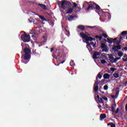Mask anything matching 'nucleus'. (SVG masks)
I'll list each match as a JSON object with an SVG mask.
<instances>
[{
  "mask_svg": "<svg viewBox=\"0 0 127 127\" xmlns=\"http://www.w3.org/2000/svg\"><path fill=\"white\" fill-rule=\"evenodd\" d=\"M29 3H31V4H34V3H35V4H37L36 2H33L32 1H30Z\"/></svg>",
  "mask_w": 127,
  "mask_h": 127,
  "instance_id": "41",
  "label": "nucleus"
},
{
  "mask_svg": "<svg viewBox=\"0 0 127 127\" xmlns=\"http://www.w3.org/2000/svg\"><path fill=\"white\" fill-rule=\"evenodd\" d=\"M119 111H120V109L117 108L116 111L114 110V112L113 113H115V114L117 115V114L119 113Z\"/></svg>",
  "mask_w": 127,
  "mask_h": 127,
  "instance_id": "32",
  "label": "nucleus"
},
{
  "mask_svg": "<svg viewBox=\"0 0 127 127\" xmlns=\"http://www.w3.org/2000/svg\"><path fill=\"white\" fill-rule=\"evenodd\" d=\"M23 52H24L25 55L24 56V60H28L30 59V52L31 51L29 50L28 48H25L23 50Z\"/></svg>",
  "mask_w": 127,
  "mask_h": 127,
  "instance_id": "4",
  "label": "nucleus"
},
{
  "mask_svg": "<svg viewBox=\"0 0 127 127\" xmlns=\"http://www.w3.org/2000/svg\"><path fill=\"white\" fill-rule=\"evenodd\" d=\"M30 19H31V18H30V19H29V21L31 23V22H33L34 23V21H32V20H30Z\"/></svg>",
  "mask_w": 127,
  "mask_h": 127,
  "instance_id": "46",
  "label": "nucleus"
},
{
  "mask_svg": "<svg viewBox=\"0 0 127 127\" xmlns=\"http://www.w3.org/2000/svg\"><path fill=\"white\" fill-rule=\"evenodd\" d=\"M94 9H96V10H101L102 12L103 13V14H105V13H106V14H108V15H111L109 12H104L103 11L102 9H101V7L96 3L94 2H92L91 4L89 5V6L87 8L86 11H89V10H94Z\"/></svg>",
  "mask_w": 127,
  "mask_h": 127,
  "instance_id": "2",
  "label": "nucleus"
},
{
  "mask_svg": "<svg viewBox=\"0 0 127 127\" xmlns=\"http://www.w3.org/2000/svg\"><path fill=\"white\" fill-rule=\"evenodd\" d=\"M72 3L73 4H74L73 8L75 7V9L74 10L75 12H78V11H81V8L79 7L78 6H77V3L75 2H73Z\"/></svg>",
  "mask_w": 127,
  "mask_h": 127,
  "instance_id": "12",
  "label": "nucleus"
},
{
  "mask_svg": "<svg viewBox=\"0 0 127 127\" xmlns=\"http://www.w3.org/2000/svg\"><path fill=\"white\" fill-rule=\"evenodd\" d=\"M124 50H125L126 51H127V47H125Z\"/></svg>",
  "mask_w": 127,
  "mask_h": 127,
  "instance_id": "54",
  "label": "nucleus"
},
{
  "mask_svg": "<svg viewBox=\"0 0 127 127\" xmlns=\"http://www.w3.org/2000/svg\"><path fill=\"white\" fill-rule=\"evenodd\" d=\"M109 57L108 58L109 59V61L111 62V63H116L115 62V59L114 57V56L112 54L108 55Z\"/></svg>",
  "mask_w": 127,
  "mask_h": 127,
  "instance_id": "10",
  "label": "nucleus"
},
{
  "mask_svg": "<svg viewBox=\"0 0 127 127\" xmlns=\"http://www.w3.org/2000/svg\"><path fill=\"white\" fill-rule=\"evenodd\" d=\"M103 49H104L102 50V52H108V49H107V48Z\"/></svg>",
  "mask_w": 127,
  "mask_h": 127,
  "instance_id": "35",
  "label": "nucleus"
},
{
  "mask_svg": "<svg viewBox=\"0 0 127 127\" xmlns=\"http://www.w3.org/2000/svg\"><path fill=\"white\" fill-rule=\"evenodd\" d=\"M80 35L81 37L83 38V39H84V40H85L86 43H87V45L86 46L87 48L88 47H90V43H89V41H93V40L95 41L96 40V39L93 38V37H91V35L89 34H86L82 32L80 33Z\"/></svg>",
  "mask_w": 127,
  "mask_h": 127,
  "instance_id": "3",
  "label": "nucleus"
},
{
  "mask_svg": "<svg viewBox=\"0 0 127 127\" xmlns=\"http://www.w3.org/2000/svg\"><path fill=\"white\" fill-rule=\"evenodd\" d=\"M74 18H75V16L73 15H69L68 17V21H72V20H74Z\"/></svg>",
  "mask_w": 127,
  "mask_h": 127,
  "instance_id": "20",
  "label": "nucleus"
},
{
  "mask_svg": "<svg viewBox=\"0 0 127 127\" xmlns=\"http://www.w3.org/2000/svg\"><path fill=\"white\" fill-rule=\"evenodd\" d=\"M95 38L96 39H99V40L101 41L103 38V36L102 35L100 36L99 35H95Z\"/></svg>",
  "mask_w": 127,
  "mask_h": 127,
  "instance_id": "22",
  "label": "nucleus"
},
{
  "mask_svg": "<svg viewBox=\"0 0 127 127\" xmlns=\"http://www.w3.org/2000/svg\"><path fill=\"white\" fill-rule=\"evenodd\" d=\"M120 93V91L118 90L116 92V97H118V96H119V93Z\"/></svg>",
  "mask_w": 127,
  "mask_h": 127,
  "instance_id": "42",
  "label": "nucleus"
},
{
  "mask_svg": "<svg viewBox=\"0 0 127 127\" xmlns=\"http://www.w3.org/2000/svg\"><path fill=\"white\" fill-rule=\"evenodd\" d=\"M122 42L121 40H119V41H117V40L115 41V42L113 43H114V44H116V45H119V44H120V43H121V42Z\"/></svg>",
  "mask_w": 127,
  "mask_h": 127,
  "instance_id": "25",
  "label": "nucleus"
},
{
  "mask_svg": "<svg viewBox=\"0 0 127 127\" xmlns=\"http://www.w3.org/2000/svg\"><path fill=\"white\" fill-rule=\"evenodd\" d=\"M97 76L99 79H102V76L101 75L100 73H98Z\"/></svg>",
  "mask_w": 127,
  "mask_h": 127,
  "instance_id": "39",
  "label": "nucleus"
},
{
  "mask_svg": "<svg viewBox=\"0 0 127 127\" xmlns=\"http://www.w3.org/2000/svg\"><path fill=\"white\" fill-rule=\"evenodd\" d=\"M117 107V104L115 103L114 104L112 105L111 106V109H112V112L114 113L115 112V108Z\"/></svg>",
  "mask_w": 127,
  "mask_h": 127,
  "instance_id": "21",
  "label": "nucleus"
},
{
  "mask_svg": "<svg viewBox=\"0 0 127 127\" xmlns=\"http://www.w3.org/2000/svg\"><path fill=\"white\" fill-rule=\"evenodd\" d=\"M63 42H64V41H63L61 42V43L63 44Z\"/></svg>",
  "mask_w": 127,
  "mask_h": 127,
  "instance_id": "61",
  "label": "nucleus"
},
{
  "mask_svg": "<svg viewBox=\"0 0 127 127\" xmlns=\"http://www.w3.org/2000/svg\"><path fill=\"white\" fill-rule=\"evenodd\" d=\"M78 29H80L82 31H84L85 30V26H84L82 25H79L77 26Z\"/></svg>",
  "mask_w": 127,
  "mask_h": 127,
  "instance_id": "19",
  "label": "nucleus"
},
{
  "mask_svg": "<svg viewBox=\"0 0 127 127\" xmlns=\"http://www.w3.org/2000/svg\"><path fill=\"white\" fill-rule=\"evenodd\" d=\"M101 62L102 64H106V63H107V62L105 60H101Z\"/></svg>",
  "mask_w": 127,
  "mask_h": 127,
  "instance_id": "33",
  "label": "nucleus"
},
{
  "mask_svg": "<svg viewBox=\"0 0 127 127\" xmlns=\"http://www.w3.org/2000/svg\"><path fill=\"white\" fill-rule=\"evenodd\" d=\"M101 89H102V86H100L99 88V90L100 91V92H102V91L101 90Z\"/></svg>",
  "mask_w": 127,
  "mask_h": 127,
  "instance_id": "49",
  "label": "nucleus"
},
{
  "mask_svg": "<svg viewBox=\"0 0 127 127\" xmlns=\"http://www.w3.org/2000/svg\"><path fill=\"white\" fill-rule=\"evenodd\" d=\"M121 49H122V46L120 45L118 46H114L112 48V50H113L114 52H118V51H119V50H121Z\"/></svg>",
  "mask_w": 127,
  "mask_h": 127,
  "instance_id": "8",
  "label": "nucleus"
},
{
  "mask_svg": "<svg viewBox=\"0 0 127 127\" xmlns=\"http://www.w3.org/2000/svg\"><path fill=\"white\" fill-rule=\"evenodd\" d=\"M70 66H74V65H75V64L74 63V62H70Z\"/></svg>",
  "mask_w": 127,
  "mask_h": 127,
  "instance_id": "40",
  "label": "nucleus"
},
{
  "mask_svg": "<svg viewBox=\"0 0 127 127\" xmlns=\"http://www.w3.org/2000/svg\"><path fill=\"white\" fill-rule=\"evenodd\" d=\"M101 53H102L101 52H98L97 51L94 52L92 56L93 59H94V60L98 59V58L97 56H101Z\"/></svg>",
  "mask_w": 127,
  "mask_h": 127,
  "instance_id": "7",
  "label": "nucleus"
},
{
  "mask_svg": "<svg viewBox=\"0 0 127 127\" xmlns=\"http://www.w3.org/2000/svg\"><path fill=\"white\" fill-rule=\"evenodd\" d=\"M101 36H103L104 38H108V35L106 34H105V33L102 34V35Z\"/></svg>",
  "mask_w": 127,
  "mask_h": 127,
  "instance_id": "31",
  "label": "nucleus"
},
{
  "mask_svg": "<svg viewBox=\"0 0 127 127\" xmlns=\"http://www.w3.org/2000/svg\"><path fill=\"white\" fill-rule=\"evenodd\" d=\"M125 110H126V111H127V104L126 105Z\"/></svg>",
  "mask_w": 127,
  "mask_h": 127,
  "instance_id": "51",
  "label": "nucleus"
},
{
  "mask_svg": "<svg viewBox=\"0 0 127 127\" xmlns=\"http://www.w3.org/2000/svg\"><path fill=\"white\" fill-rule=\"evenodd\" d=\"M105 81H106V79L104 78L103 79H102L100 82V83H104V82H105Z\"/></svg>",
  "mask_w": 127,
  "mask_h": 127,
  "instance_id": "45",
  "label": "nucleus"
},
{
  "mask_svg": "<svg viewBox=\"0 0 127 127\" xmlns=\"http://www.w3.org/2000/svg\"><path fill=\"white\" fill-rule=\"evenodd\" d=\"M104 41H105V42H107V40L106 39H104Z\"/></svg>",
  "mask_w": 127,
  "mask_h": 127,
  "instance_id": "56",
  "label": "nucleus"
},
{
  "mask_svg": "<svg viewBox=\"0 0 127 127\" xmlns=\"http://www.w3.org/2000/svg\"><path fill=\"white\" fill-rule=\"evenodd\" d=\"M111 98H112V99H115V95H112Z\"/></svg>",
  "mask_w": 127,
  "mask_h": 127,
  "instance_id": "52",
  "label": "nucleus"
},
{
  "mask_svg": "<svg viewBox=\"0 0 127 127\" xmlns=\"http://www.w3.org/2000/svg\"><path fill=\"white\" fill-rule=\"evenodd\" d=\"M90 44V46H91V45H94V42H91L90 43H89Z\"/></svg>",
  "mask_w": 127,
  "mask_h": 127,
  "instance_id": "47",
  "label": "nucleus"
},
{
  "mask_svg": "<svg viewBox=\"0 0 127 127\" xmlns=\"http://www.w3.org/2000/svg\"><path fill=\"white\" fill-rule=\"evenodd\" d=\"M126 39H127V37H126Z\"/></svg>",
  "mask_w": 127,
  "mask_h": 127,
  "instance_id": "62",
  "label": "nucleus"
},
{
  "mask_svg": "<svg viewBox=\"0 0 127 127\" xmlns=\"http://www.w3.org/2000/svg\"><path fill=\"white\" fill-rule=\"evenodd\" d=\"M123 35H127V31H123L120 35V40H122V39H123Z\"/></svg>",
  "mask_w": 127,
  "mask_h": 127,
  "instance_id": "14",
  "label": "nucleus"
},
{
  "mask_svg": "<svg viewBox=\"0 0 127 127\" xmlns=\"http://www.w3.org/2000/svg\"><path fill=\"white\" fill-rule=\"evenodd\" d=\"M88 28H91V29H94V28H97V26H87Z\"/></svg>",
  "mask_w": 127,
  "mask_h": 127,
  "instance_id": "28",
  "label": "nucleus"
},
{
  "mask_svg": "<svg viewBox=\"0 0 127 127\" xmlns=\"http://www.w3.org/2000/svg\"><path fill=\"white\" fill-rule=\"evenodd\" d=\"M102 98L103 100H104L105 101H108V98H107V97L104 96Z\"/></svg>",
  "mask_w": 127,
  "mask_h": 127,
  "instance_id": "36",
  "label": "nucleus"
},
{
  "mask_svg": "<svg viewBox=\"0 0 127 127\" xmlns=\"http://www.w3.org/2000/svg\"><path fill=\"white\" fill-rule=\"evenodd\" d=\"M105 10H109V9H104Z\"/></svg>",
  "mask_w": 127,
  "mask_h": 127,
  "instance_id": "59",
  "label": "nucleus"
},
{
  "mask_svg": "<svg viewBox=\"0 0 127 127\" xmlns=\"http://www.w3.org/2000/svg\"><path fill=\"white\" fill-rule=\"evenodd\" d=\"M119 89V87H117L116 90Z\"/></svg>",
  "mask_w": 127,
  "mask_h": 127,
  "instance_id": "60",
  "label": "nucleus"
},
{
  "mask_svg": "<svg viewBox=\"0 0 127 127\" xmlns=\"http://www.w3.org/2000/svg\"><path fill=\"white\" fill-rule=\"evenodd\" d=\"M90 4H92V1H89V2H87V1H84V3L83 4V8H84L86 10V11H87V6H89Z\"/></svg>",
  "mask_w": 127,
  "mask_h": 127,
  "instance_id": "11",
  "label": "nucleus"
},
{
  "mask_svg": "<svg viewBox=\"0 0 127 127\" xmlns=\"http://www.w3.org/2000/svg\"><path fill=\"white\" fill-rule=\"evenodd\" d=\"M101 93L103 94H105V92L104 91H101Z\"/></svg>",
  "mask_w": 127,
  "mask_h": 127,
  "instance_id": "57",
  "label": "nucleus"
},
{
  "mask_svg": "<svg viewBox=\"0 0 127 127\" xmlns=\"http://www.w3.org/2000/svg\"><path fill=\"white\" fill-rule=\"evenodd\" d=\"M111 75L109 73H104L103 75V78L105 79H110Z\"/></svg>",
  "mask_w": 127,
  "mask_h": 127,
  "instance_id": "17",
  "label": "nucleus"
},
{
  "mask_svg": "<svg viewBox=\"0 0 127 127\" xmlns=\"http://www.w3.org/2000/svg\"><path fill=\"white\" fill-rule=\"evenodd\" d=\"M107 46L106 45V44L105 43H101V48H106Z\"/></svg>",
  "mask_w": 127,
  "mask_h": 127,
  "instance_id": "26",
  "label": "nucleus"
},
{
  "mask_svg": "<svg viewBox=\"0 0 127 127\" xmlns=\"http://www.w3.org/2000/svg\"><path fill=\"white\" fill-rule=\"evenodd\" d=\"M61 55V53H60L59 51H58V52H54L52 56L53 58H55V59H60L62 58Z\"/></svg>",
  "mask_w": 127,
  "mask_h": 127,
  "instance_id": "6",
  "label": "nucleus"
},
{
  "mask_svg": "<svg viewBox=\"0 0 127 127\" xmlns=\"http://www.w3.org/2000/svg\"><path fill=\"white\" fill-rule=\"evenodd\" d=\"M93 45V47H96V43L93 44V45Z\"/></svg>",
  "mask_w": 127,
  "mask_h": 127,
  "instance_id": "53",
  "label": "nucleus"
},
{
  "mask_svg": "<svg viewBox=\"0 0 127 127\" xmlns=\"http://www.w3.org/2000/svg\"><path fill=\"white\" fill-rule=\"evenodd\" d=\"M39 6H40L41 8H42V9H47V7H46V5L44 4L39 3Z\"/></svg>",
  "mask_w": 127,
  "mask_h": 127,
  "instance_id": "16",
  "label": "nucleus"
},
{
  "mask_svg": "<svg viewBox=\"0 0 127 127\" xmlns=\"http://www.w3.org/2000/svg\"><path fill=\"white\" fill-rule=\"evenodd\" d=\"M40 18H41V19H42V20H45V21H46V19H45V18H44V17L43 16H39Z\"/></svg>",
  "mask_w": 127,
  "mask_h": 127,
  "instance_id": "30",
  "label": "nucleus"
},
{
  "mask_svg": "<svg viewBox=\"0 0 127 127\" xmlns=\"http://www.w3.org/2000/svg\"><path fill=\"white\" fill-rule=\"evenodd\" d=\"M96 98H97L98 100V103L100 104H103V106H104V100L103 99V98L100 97V96L99 95H97Z\"/></svg>",
  "mask_w": 127,
  "mask_h": 127,
  "instance_id": "13",
  "label": "nucleus"
},
{
  "mask_svg": "<svg viewBox=\"0 0 127 127\" xmlns=\"http://www.w3.org/2000/svg\"><path fill=\"white\" fill-rule=\"evenodd\" d=\"M120 59H121V57L115 58V63H117V62L118 61V60H120Z\"/></svg>",
  "mask_w": 127,
  "mask_h": 127,
  "instance_id": "38",
  "label": "nucleus"
},
{
  "mask_svg": "<svg viewBox=\"0 0 127 127\" xmlns=\"http://www.w3.org/2000/svg\"><path fill=\"white\" fill-rule=\"evenodd\" d=\"M64 62L65 61H63V62H62V64H63Z\"/></svg>",
  "mask_w": 127,
  "mask_h": 127,
  "instance_id": "58",
  "label": "nucleus"
},
{
  "mask_svg": "<svg viewBox=\"0 0 127 127\" xmlns=\"http://www.w3.org/2000/svg\"><path fill=\"white\" fill-rule=\"evenodd\" d=\"M94 92H98L99 91V84H94Z\"/></svg>",
  "mask_w": 127,
  "mask_h": 127,
  "instance_id": "18",
  "label": "nucleus"
},
{
  "mask_svg": "<svg viewBox=\"0 0 127 127\" xmlns=\"http://www.w3.org/2000/svg\"><path fill=\"white\" fill-rule=\"evenodd\" d=\"M123 61H124V62H127V54H125L124 56V58L122 59Z\"/></svg>",
  "mask_w": 127,
  "mask_h": 127,
  "instance_id": "23",
  "label": "nucleus"
},
{
  "mask_svg": "<svg viewBox=\"0 0 127 127\" xmlns=\"http://www.w3.org/2000/svg\"><path fill=\"white\" fill-rule=\"evenodd\" d=\"M113 76L115 78H119V73H115L113 74Z\"/></svg>",
  "mask_w": 127,
  "mask_h": 127,
  "instance_id": "29",
  "label": "nucleus"
},
{
  "mask_svg": "<svg viewBox=\"0 0 127 127\" xmlns=\"http://www.w3.org/2000/svg\"><path fill=\"white\" fill-rule=\"evenodd\" d=\"M116 70H117V68H115L113 67H111L110 68V71H112L113 72H115V71H116Z\"/></svg>",
  "mask_w": 127,
  "mask_h": 127,
  "instance_id": "37",
  "label": "nucleus"
},
{
  "mask_svg": "<svg viewBox=\"0 0 127 127\" xmlns=\"http://www.w3.org/2000/svg\"><path fill=\"white\" fill-rule=\"evenodd\" d=\"M21 38L23 42H29L30 41V35H27L26 33L21 35Z\"/></svg>",
  "mask_w": 127,
  "mask_h": 127,
  "instance_id": "5",
  "label": "nucleus"
},
{
  "mask_svg": "<svg viewBox=\"0 0 127 127\" xmlns=\"http://www.w3.org/2000/svg\"><path fill=\"white\" fill-rule=\"evenodd\" d=\"M71 75H73V73H71Z\"/></svg>",
  "mask_w": 127,
  "mask_h": 127,
  "instance_id": "63",
  "label": "nucleus"
},
{
  "mask_svg": "<svg viewBox=\"0 0 127 127\" xmlns=\"http://www.w3.org/2000/svg\"><path fill=\"white\" fill-rule=\"evenodd\" d=\"M123 85L125 86V87H127V80H126V81L123 83Z\"/></svg>",
  "mask_w": 127,
  "mask_h": 127,
  "instance_id": "43",
  "label": "nucleus"
},
{
  "mask_svg": "<svg viewBox=\"0 0 127 127\" xmlns=\"http://www.w3.org/2000/svg\"><path fill=\"white\" fill-rule=\"evenodd\" d=\"M100 82H99V79L98 78V77L96 78L95 82L94 83V84L95 85H99L100 84Z\"/></svg>",
  "mask_w": 127,
  "mask_h": 127,
  "instance_id": "24",
  "label": "nucleus"
},
{
  "mask_svg": "<svg viewBox=\"0 0 127 127\" xmlns=\"http://www.w3.org/2000/svg\"><path fill=\"white\" fill-rule=\"evenodd\" d=\"M42 38L44 39V40H46V37H45V36H43Z\"/></svg>",
  "mask_w": 127,
  "mask_h": 127,
  "instance_id": "48",
  "label": "nucleus"
},
{
  "mask_svg": "<svg viewBox=\"0 0 127 127\" xmlns=\"http://www.w3.org/2000/svg\"><path fill=\"white\" fill-rule=\"evenodd\" d=\"M114 123H108V124H107V126H110L111 127H112V126H113V124Z\"/></svg>",
  "mask_w": 127,
  "mask_h": 127,
  "instance_id": "44",
  "label": "nucleus"
},
{
  "mask_svg": "<svg viewBox=\"0 0 127 127\" xmlns=\"http://www.w3.org/2000/svg\"><path fill=\"white\" fill-rule=\"evenodd\" d=\"M101 108H102V106H101V105H100V106H99V109H101Z\"/></svg>",
  "mask_w": 127,
  "mask_h": 127,
  "instance_id": "55",
  "label": "nucleus"
},
{
  "mask_svg": "<svg viewBox=\"0 0 127 127\" xmlns=\"http://www.w3.org/2000/svg\"><path fill=\"white\" fill-rule=\"evenodd\" d=\"M108 89H109V86H108V85H105L104 86V90H105L106 91H107Z\"/></svg>",
  "mask_w": 127,
  "mask_h": 127,
  "instance_id": "34",
  "label": "nucleus"
},
{
  "mask_svg": "<svg viewBox=\"0 0 127 127\" xmlns=\"http://www.w3.org/2000/svg\"><path fill=\"white\" fill-rule=\"evenodd\" d=\"M116 40H118V38H115V39L112 38H107V42L110 44H112V43H115Z\"/></svg>",
  "mask_w": 127,
  "mask_h": 127,
  "instance_id": "9",
  "label": "nucleus"
},
{
  "mask_svg": "<svg viewBox=\"0 0 127 127\" xmlns=\"http://www.w3.org/2000/svg\"><path fill=\"white\" fill-rule=\"evenodd\" d=\"M53 50H54V49L53 48H52L51 49V52H53Z\"/></svg>",
  "mask_w": 127,
  "mask_h": 127,
  "instance_id": "50",
  "label": "nucleus"
},
{
  "mask_svg": "<svg viewBox=\"0 0 127 127\" xmlns=\"http://www.w3.org/2000/svg\"><path fill=\"white\" fill-rule=\"evenodd\" d=\"M100 121H103L104 119H106L107 118V115L106 114H101L100 116Z\"/></svg>",
  "mask_w": 127,
  "mask_h": 127,
  "instance_id": "15",
  "label": "nucleus"
},
{
  "mask_svg": "<svg viewBox=\"0 0 127 127\" xmlns=\"http://www.w3.org/2000/svg\"><path fill=\"white\" fill-rule=\"evenodd\" d=\"M57 4L59 5L60 8H62L64 10L66 8H69L66 12L67 14H71L72 12H73V10H74V8H71L72 3L70 2V1L67 0H63L61 1L58 0L57 1Z\"/></svg>",
  "mask_w": 127,
  "mask_h": 127,
  "instance_id": "1",
  "label": "nucleus"
},
{
  "mask_svg": "<svg viewBox=\"0 0 127 127\" xmlns=\"http://www.w3.org/2000/svg\"><path fill=\"white\" fill-rule=\"evenodd\" d=\"M118 55L120 57H122V56H123L124 55V53H123V52H118Z\"/></svg>",
  "mask_w": 127,
  "mask_h": 127,
  "instance_id": "27",
  "label": "nucleus"
}]
</instances>
